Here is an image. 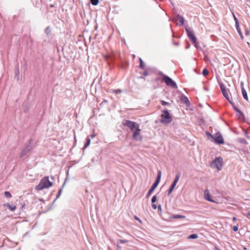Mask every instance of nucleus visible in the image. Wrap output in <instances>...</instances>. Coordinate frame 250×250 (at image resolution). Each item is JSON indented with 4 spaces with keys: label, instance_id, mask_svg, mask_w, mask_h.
<instances>
[{
    "label": "nucleus",
    "instance_id": "a19ab883",
    "mask_svg": "<svg viewBox=\"0 0 250 250\" xmlns=\"http://www.w3.org/2000/svg\"><path fill=\"white\" fill-rule=\"evenodd\" d=\"M247 217L250 220V212L248 213L247 215Z\"/></svg>",
    "mask_w": 250,
    "mask_h": 250
},
{
    "label": "nucleus",
    "instance_id": "8fccbe9b",
    "mask_svg": "<svg viewBox=\"0 0 250 250\" xmlns=\"http://www.w3.org/2000/svg\"><path fill=\"white\" fill-rule=\"evenodd\" d=\"M111 60V61H112V60H111V59L110 58V59L109 60V61Z\"/></svg>",
    "mask_w": 250,
    "mask_h": 250
},
{
    "label": "nucleus",
    "instance_id": "f704fd0d",
    "mask_svg": "<svg viewBox=\"0 0 250 250\" xmlns=\"http://www.w3.org/2000/svg\"><path fill=\"white\" fill-rule=\"evenodd\" d=\"M134 218L136 220L138 221L139 222H140V223H142V221L139 218H138L137 216H134Z\"/></svg>",
    "mask_w": 250,
    "mask_h": 250
},
{
    "label": "nucleus",
    "instance_id": "f03ea898",
    "mask_svg": "<svg viewBox=\"0 0 250 250\" xmlns=\"http://www.w3.org/2000/svg\"><path fill=\"white\" fill-rule=\"evenodd\" d=\"M53 185V183L50 182L48 176L42 178L39 185L36 187L37 190H42L44 188H48Z\"/></svg>",
    "mask_w": 250,
    "mask_h": 250
},
{
    "label": "nucleus",
    "instance_id": "1a4fd4ad",
    "mask_svg": "<svg viewBox=\"0 0 250 250\" xmlns=\"http://www.w3.org/2000/svg\"><path fill=\"white\" fill-rule=\"evenodd\" d=\"M141 129L137 128L136 129L133 131L132 138L136 141H141L142 139V137L141 135Z\"/></svg>",
    "mask_w": 250,
    "mask_h": 250
},
{
    "label": "nucleus",
    "instance_id": "412c9836",
    "mask_svg": "<svg viewBox=\"0 0 250 250\" xmlns=\"http://www.w3.org/2000/svg\"><path fill=\"white\" fill-rule=\"evenodd\" d=\"M103 57L105 61H106L108 63H109V60L110 59V56L108 54L103 55Z\"/></svg>",
    "mask_w": 250,
    "mask_h": 250
},
{
    "label": "nucleus",
    "instance_id": "a18cd8bd",
    "mask_svg": "<svg viewBox=\"0 0 250 250\" xmlns=\"http://www.w3.org/2000/svg\"><path fill=\"white\" fill-rule=\"evenodd\" d=\"M204 89L206 90V91H208V88L206 87V86H204Z\"/></svg>",
    "mask_w": 250,
    "mask_h": 250
},
{
    "label": "nucleus",
    "instance_id": "c9c22d12",
    "mask_svg": "<svg viewBox=\"0 0 250 250\" xmlns=\"http://www.w3.org/2000/svg\"><path fill=\"white\" fill-rule=\"evenodd\" d=\"M62 189H61L59 191V192H58V194H57V198H59V197H60V196L61 195V193H62Z\"/></svg>",
    "mask_w": 250,
    "mask_h": 250
},
{
    "label": "nucleus",
    "instance_id": "bb28decb",
    "mask_svg": "<svg viewBox=\"0 0 250 250\" xmlns=\"http://www.w3.org/2000/svg\"><path fill=\"white\" fill-rule=\"evenodd\" d=\"M91 4L93 5H97L98 4L99 0H90Z\"/></svg>",
    "mask_w": 250,
    "mask_h": 250
},
{
    "label": "nucleus",
    "instance_id": "a211bd4d",
    "mask_svg": "<svg viewBox=\"0 0 250 250\" xmlns=\"http://www.w3.org/2000/svg\"><path fill=\"white\" fill-rule=\"evenodd\" d=\"M181 100L183 103L186 104H189V102L188 98L185 95H182L181 98Z\"/></svg>",
    "mask_w": 250,
    "mask_h": 250
},
{
    "label": "nucleus",
    "instance_id": "58836bf2",
    "mask_svg": "<svg viewBox=\"0 0 250 250\" xmlns=\"http://www.w3.org/2000/svg\"><path fill=\"white\" fill-rule=\"evenodd\" d=\"M152 207L153 209H156L158 208L157 206H156V205L154 203H152Z\"/></svg>",
    "mask_w": 250,
    "mask_h": 250
},
{
    "label": "nucleus",
    "instance_id": "dca6fc26",
    "mask_svg": "<svg viewBox=\"0 0 250 250\" xmlns=\"http://www.w3.org/2000/svg\"><path fill=\"white\" fill-rule=\"evenodd\" d=\"M170 218L171 219H184L185 218V216L182 215L173 214L171 215Z\"/></svg>",
    "mask_w": 250,
    "mask_h": 250
},
{
    "label": "nucleus",
    "instance_id": "4be33fe9",
    "mask_svg": "<svg viewBox=\"0 0 250 250\" xmlns=\"http://www.w3.org/2000/svg\"><path fill=\"white\" fill-rule=\"evenodd\" d=\"M122 92V90L120 89H116V90H114V89L111 90V92L114 93L116 94H118L119 93H121Z\"/></svg>",
    "mask_w": 250,
    "mask_h": 250
},
{
    "label": "nucleus",
    "instance_id": "393cba45",
    "mask_svg": "<svg viewBox=\"0 0 250 250\" xmlns=\"http://www.w3.org/2000/svg\"><path fill=\"white\" fill-rule=\"evenodd\" d=\"M128 242V240H122V239H119L117 241L118 244L127 243Z\"/></svg>",
    "mask_w": 250,
    "mask_h": 250
},
{
    "label": "nucleus",
    "instance_id": "9b49d317",
    "mask_svg": "<svg viewBox=\"0 0 250 250\" xmlns=\"http://www.w3.org/2000/svg\"><path fill=\"white\" fill-rule=\"evenodd\" d=\"M163 80H164L166 83L167 85L173 88L176 89L177 88V85L176 83L173 81L172 79H162Z\"/></svg>",
    "mask_w": 250,
    "mask_h": 250
},
{
    "label": "nucleus",
    "instance_id": "aec40b11",
    "mask_svg": "<svg viewBox=\"0 0 250 250\" xmlns=\"http://www.w3.org/2000/svg\"><path fill=\"white\" fill-rule=\"evenodd\" d=\"M242 95H243V98L246 100H247L248 101V95H247V93L246 90L245 89H242Z\"/></svg>",
    "mask_w": 250,
    "mask_h": 250
},
{
    "label": "nucleus",
    "instance_id": "423d86ee",
    "mask_svg": "<svg viewBox=\"0 0 250 250\" xmlns=\"http://www.w3.org/2000/svg\"><path fill=\"white\" fill-rule=\"evenodd\" d=\"M33 148V143L32 139H30L28 144L22 149L20 153V157H23L26 155Z\"/></svg>",
    "mask_w": 250,
    "mask_h": 250
},
{
    "label": "nucleus",
    "instance_id": "6e6552de",
    "mask_svg": "<svg viewBox=\"0 0 250 250\" xmlns=\"http://www.w3.org/2000/svg\"><path fill=\"white\" fill-rule=\"evenodd\" d=\"M218 83L220 85V87L223 96L230 103H232L229 97V92L228 90V89H226L225 85L222 83L220 82L219 81Z\"/></svg>",
    "mask_w": 250,
    "mask_h": 250
},
{
    "label": "nucleus",
    "instance_id": "79ce46f5",
    "mask_svg": "<svg viewBox=\"0 0 250 250\" xmlns=\"http://www.w3.org/2000/svg\"><path fill=\"white\" fill-rule=\"evenodd\" d=\"M239 35H240L241 38L242 39H243L244 37H243V34H242V32H241V33H239Z\"/></svg>",
    "mask_w": 250,
    "mask_h": 250
},
{
    "label": "nucleus",
    "instance_id": "39448f33",
    "mask_svg": "<svg viewBox=\"0 0 250 250\" xmlns=\"http://www.w3.org/2000/svg\"><path fill=\"white\" fill-rule=\"evenodd\" d=\"M122 124L124 126L129 128L130 130L132 131L136 129L137 128L139 127V125L138 124L129 120H124Z\"/></svg>",
    "mask_w": 250,
    "mask_h": 250
},
{
    "label": "nucleus",
    "instance_id": "72a5a7b5",
    "mask_svg": "<svg viewBox=\"0 0 250 250\" xmlns=\"http://www.w3.org/2000/svg\"><path fill=\"white\" fill-rule=\"evenodd\" d=\"M232 229L234 231H237L238 230V225L233 226Z\"/></svg>",
    "mask_w": 250,
    "mask_h": 250
},
{
    "label": "nucleus",
    "instance_id": "37998d69",
    "mask_svg": "<svg viewBox=\"0 0 250 250\" xmlns=\"http://www.w3.org/2000/svg\"><path fill=\"white\" fill-rule=\"evenodd\" d=\"M121 247L118 245H117V250H121Z\"/></svg>",
    "mask_w": 250,
    "mask_h": 250
},
{
    "label": "nucleus",
    "instance_id": "f8f14e48",
    "mask_svg": "<svg viewBox=\"0 0 250 250\" xmlns=\"http://www.w3.org/2000/svg\"><path fill=\"white\" fill-rule=\"evenodd\" d=\"M204 197L205 199L209 202L214 203L215 202L214 200L211 198V196L209 193V191L208 189H205L204 193Z\"/></svg>",
    "mask_w": 250,
    "mask_h": 250
},
{
    "label": "nucleus",
    "instance_id": "f257e3e1",
    "mask_svg": "<svg viewBox=\"0 0 250 250\" xmlns=\"http://www.w3.org/2000/svg\"><path fill=\"white\" fill-rule=\"evenodd\" d=\"M139 61H140V67L144 70L142 74L144 76H147L150 75L151 73H155L156 75L161 77V78H164V79L170 78L168 76L164 74L162 72H158V71H157L153 68L148 67L146 69L145 68V64L144 62L143 61L142 59L141 58H140Z\"/></svg>",
    "mask_w": 250,
    "mask_h": 250
},
{
    "label": "nucleus",
    "instance_id": "5701e85b",
    "mask_svg": "<svg viewBox=\"0 0 250 250\" xmlns=\"http://www.w3.org/2000/svg\"><path fill=\"white\" fill-rule=\"evenodd\" d=\"M198 237L197 234H192L189 235L188 237V239H196Z\"/></svg>",
    "mask_w": 250,
    "mask_h": 250
},
{
    "label": "nucleus",
    "instance_id": "20e7f679",
    "mask_svg": "<svg viewBox=\"0 0 250 250\" xmlns=\"http://www.w3.org/2000/svg\"><path fill=\"white\" fill-rule=\"evenodd\" d=\"M223 166V159L220 157H216L210 164V167L212 168H217L218 171H220Z\"/></svg>",
    "mask_w": 250,
    "mask_h": 250
},
{
    "label": "nucleus",
    "instance_id": "473e14b6",
    "mask_svg": "<svg viewBox=\"0 0 250 250\" xmlns=\"http://www.w3.org/2000/svg\"><path fill=\"white\" fill-rule=\"evenodd\" d=\"M233 16L234 20L235 21V24H238V23H239V21H238L237 18L235 17V16L234 14H233Z\"/></svg>",
    "mask_w": 250,
    "mask_h": 250
},
{
    "label": "nucleus",
    "instance_id": "cd10ccee",
    "mask_svg": "<svg viewBox=\"0 0 250 250\" xmlns=\"http://www.w3.org/2000/svg\"><path fill=\"white\" fill-rule=\"evenodd\" d=\"M235 27H236V29L238 32V34L241 33V31L240 27L239 26V23H238V24H235Z\"/></svg>",
    "mask_w": 250,
    "mask_h": 250
},
{
    "label": "nucleus",
    "instance_id": "b1692460",
    "mask_svg": "<svg viewBox=\"0 0 250 250\" xmlns=\"http://www.w3.org/2000/svg\"><path fill=\"white\" fill-rule=\"evenodd\" d=\"M86 140V143L84 145V147L85 148L87 147L90 145L91 142L90 139L89 137H87Z\"/></svg>",
    "mask_w": 250,
    "mask_h": 250
},
{
    "label": "nucleus",
    "instance_id": "e433bc0d",
    "mask_svg": "<svg viewBox=\"0 0 250 250\" xmlns=\"http://www.w3.org/2000/svg\"><path fill=\"white\" fill-rule=\"evenodd\" d=\"M240 86H241V90H242V89H245L244 87V83H243V82H241V83H240Z\"/></svg>",
    "mask_w": 250,
    "mask_h": 250
},
{
    "label": "nucleus",
    "instance_id": "f3484780",
    "mask_svg": "<svg viewBox=\"0 0 250 250\" xmlns=\"http://www.w3.org/2000/svg\"><path fill=\"white\" fill-rule=\"evenodd\" d=\"M161 177V172L160 170H159L158 172L157 178H156V179L154 183H156L157 185H158V184L159 183V182L160 181Z\"/></svg>",
    "mask_w": 250,
    "mask_h": 250
},
{
    "label": "nucleus",
    "instance_id": "7c9ffc66",
    "mask_svg": "<svg viewBox=\"0 0 250 250\" xmlns=\"http://www.w3.org/2000/svg\"><path fill=\"white\" fill-rule=\"evenodd\" d=\"M156 200H157L156 195H154L151 199L152 203H154L156 201Z\"/></svg>",
    "mask_w": 250,
    "mask_h": 250
},
{
    "label": "nucleus",
    "instance_id": "2f4dec72",
    "mask_svg": "<svg viewBox=\"0 0 250 250\" xmlns=\"http://www.w3.org/2000/svg\"><path fill=\"white\" fill-rule=\"evenodd\" d=\"M174 188L171 186H170L169 189H168V195H170L171 194V193L172 192V191L173 190Z\"/></svg>",
    "mask_w": 250,
    "mask_h": 250
},
{
    "label": "nucleus",
    "instance_id": "9d476101",
    "mask_svg": "<svg viewBox=\"0 0 250 250\" xmlns=\"http://www.w3.org/2000/svg\"><path fill=\"white\" fill-rule=\"evenodd\" d=\"M212 139L215 143L218 144H223L224 143V139L222 135L218 133L215 136L212 137Z\"/></svg>",
    "mask_w": 250,
    "mask_h": 250
},
{
    "label": "nucleus",
    "instance_id": "09e8293b",
    "mask_svg": "<svg viewBox=\"0 0 250 250\" xmlns=\"http://www.w3.org/2000/svg\"><path fill=\"white\" fill-rule=\"evenodd\" d=\"M95 137V134H93V135H92L91 136V137L92 138H94Z\"/></svg>",
    "mask_w": 250,
    "mask_h": 250
},
{
    "label": "nucleus",
    "instance_id": "7ed1b4c3",
    "mask_svg": "<svg viewBox=\"0 0 250 250\" xmlns=\"http://www.w3.org/2000/svg\"><path fill=\"white\" fill-rule=\"evenodd\" d=\"M172 121V118L167 110H163L161 115V123L163 124H168Z\"/></svg>",
    "mask_w": 250,
    "mask_h": 250
},
{
    "label": "nucleus",
    "instance_id": "ddd939ff",
    "mask_svg": "<svg viewBox=\"0 0 250 250\" xmlns=\"http://www.w3.org/2000/svg\"><path fill=\"white\" fill-rule=\"evenodd\" d=\"M176 21L178 24L180 26L183 25L184 24V19L182 16L178 15L176 18Z\"/></svg>",
    "mask_w": 250,
    "mask_h": 250
},
{
    "label": "nucleus",
    "instance_id": "49530a36",
    "mask_svg": "<svg viewBox=\"0 0 250 250\" xmlns=\"http://www.w3.org/2000/svg\"><path fill=\"white\" fill-rule=\"evenodd\" d=\"M241 142L243 143H246V141L245 140V139H243Z\"/></svg>",
    "mask_w": 250,
    "mask_h": 250
},
{
    "label": "nucleus",
    "instance_id": "a878e982",
    "mask_svg": "<svg viewBox=\"0 0 250 250\" xmlns=\"http://www.w3.org/2000/svg\"><path fill=\"white\" fill-rule=\"evenodd\" d=\"M202 74L205 77H206L208 74V71L207 69L205 68L203 70Z\"/></svg>",
    "mask_w": 250,
    "mask_h": 250
},
{
    "label": "nucleus",
    "instance_id": "c03bdc74",
    "mask_svg": "<svg viewBox=\"0 0 250 250\" xmlns=\"http://www.w3.org/2000/svg\"><path fill=\"white\" fill-rule=\"evenodd\" d=\"M245 34H246V35H249V31H246Z\"/></svg>",
    "mask_w": 250,
    "mask_h": 250
},
{
    "label": "nucleus",
    "instance_id": "4468645a",
    "mask_svg": "<svg viewBox=\"0 0 250 250\" xmlns=\"http://www.w3.org/2000/svg\"><path fill=\"white\" fill-rule=\"evenodd\" d=\"M157 186L158 185L156 183H153V184L152 185L151 188L149 189L147 193L146 198H148L149 197V196L151 195V194L152 193L154 190L157 188Z\"/></svg>",
    "mask_w": 250,
    "mask_h": 250
},
{
    "label": "nucleus",
    "instance_id": "de8ad7c7",
    "mask_svg": "<svg viewBox=\"0 0 250 250\" xmlns=\"http://www.w3.org/2000/svg\"><path fill=\"white\" fill-rule=\"evenodd\" d=\"M233 221H235L237 220V218L235 217H234L232 218Z\"/></svg>",
    "mask_w": 250,
    "mask_h": 250
},
{
    "label": "nucleus",
    "instance_id": "c85d7f7f",
    "mask_svg": "<svg viewBox=\"0 0 250 250\" xmlns=\"http://www.w3.org/2000/svg\"><path fill=\"white\" fill-rule=\"evenodd\" d=\"M4 195L7 198H10L12 196L11 193L9 191H5Z\"/></svg>",
    "mask_w": 250,
    "mask_h": 250
},
{
    "label": "nucleus",
    "instance_id": "c756f323",
    "mask_svg": "<svg viewBox=\"0 0 250 250\" xmlns=\"http://www.w3.org/2000/svg\"><path fill=\"white\" fill-rule=\"evenodd\" d=\"M161 104L163 105H168L169 104L167 102H165L164 101H163V100H161L160 101Z\"/></svg>",
    "mask_w": 250,
    "mask_h": 250
},
{
    "label": "nucleus",
    "instance_id": "2eb2a0df",
    "mask_svg": "<svg viewBox=\"0 0 250 250\" xmlns=\"http://www.w3.org/2000/svg\"><path fill=\"white\" fill-rule=\"evenodd\" d=\"M180 177V174L178 173V174H176L175 178L174 180V181L173 182L172 184L171 185V186L172 187V188L174 187L175 188L178 181L179 180Z\"/></svg>",
    "mask_w": 250,
    "mask_h": 250
},
{
    "label": "nucleus",
    "instance_id": "ea45409f",
    "mask_svg": "<svg viewBox=\"0 0 250 250\" xmlns=\"http://www.w3.org/2000/svg\"><path fill=\"white\" fill-rule=\"evenodd\" d=\"M206 135L208 136H211L212 138V137H213V136H212L209 132H206Z\"/></svg>",
    "mask_w": 250,
    "mask_h": 250
},
{
    "label": "nucleus",
    "instance_id": "6ab92c4d",
    "mask_svg": "<svg viewBox=\"0 0 250 250\" xmlns=\"http://www.w3.org/2000/svg\"><path fill=\"white\" fill-rule=\"evenodd\" d=\"M4 206L7 207L12 211H14L16 209V207L15 205H11L9 204H6L4 205Z\"/></svg>",
    "mask_w": 250,
    "mask_h": 250
},
{
    "label": "nucleus",
    "instance_id": "4c0bfd02",
    "mask_svg": "<svg viewBox=\"0 0 250 250\" xmlns=\"http://www.w3.org/2000/svg\"><path fill=\"white\" fill-rule=\"evenodd\" d=\"M158 211H160V212H162V207L160 205H159L158 206Z\"/></svg>",
    "mask_w": 250,
    "mask_h": 250
},
{
    "label": "nucleus",
    "instance_id": "0eeeda50",
    "mask_svg": "<svg viewBox=\"0 0 250 250\" xmlns=\"http://www.w3.org/2000/svg\"><path fill=\"white\" fill-rule=\"evenodd\" d=\"M186 31L189 39L196 47L197 40L193 31L189 27H186Z\"/></svg>",
    "mask_w": 250,
    "mask_h": 250
}]
</instances>
